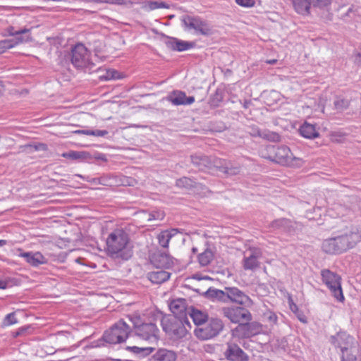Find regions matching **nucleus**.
Listing matches in <instances>:
<instances>
[{
	"label": "nucleus",
	"mask_w": 361,
	"mask_h": 361,
	"mask_svg": "<svg viewBox=\"0 0 361 361\" xmlns=\"http://www.w3.org/2000/svg\"><path fill=\"white\" fill-rule=\"evenodd\" d=\"M128 235L124 231H114L106 240L108 255L114 259L128 260L133 255V250L128 246Z\"/></svg>",
	"instance_id": "1"
},
{
	"label": "nucleus",
	"mask_w": 361,
	"mask_h": 361,
	"mask_svg": "<svg viewBox=\"0 0 361 361\" xmlns=\"http://www.w3.org/2000/svg\"><path fill=\"white\" fill-rule=\"evenodd\" d=\"M261 155L283 166L300 167L303 164L302 159L294 157L290 149L285 145H268L261 151Z\"/></svg>",
	"instance_id": "2"
},
{
	"label": "nucleus",
	"mask_w": 361,
	"mask_h": 361,
	"mask_svg": "<svg viewBox=\"0 0 361 361\" xmlns=\"http://www.w3.org/2000/svg\"><path fill=\"white\" fill-rule=\"evenodd\" d=\"M163 330L173 339H180L185 336L187 327L190 329L188 320H183L176 316L165 317L161 320Z\"/></svg>",
	"instance_id": "3"
},
{
	"label": "nucleus",
	"mask_w": 361,
	"mask_h": 361,
	"mask_svg": "<svg viewBox=\"0 0 361 361\" xmlns=\"http://www.w3.org/2000/svg\"><path fill=\"white\" fill-rule=\"evenodd\" d=\"M130 327L124 319L119 320L109 331H106L103 339L110 344H116L124 342L128 337Z\"/></svg>",
	"instance_id": "4"
},
{
	"label": "nucleus",
	"mask_w": 361,
	"mask_h": 361,
	"mask_svg": "<svg viewBox=\"0 0 361 361\" xmlns=\"http://www.w3.org/2000/svg\"><path fill=\"white\" fill-rule=\"evenodd\" d=\"M322 280L330 290L331 295L339 302L344 300V296L341 288V278L336 272L328 269L321 271Z\"/></svg>",
	"instance_id": "5"
},
{
	"label": "nucleus",
	"mask_w": 361,
	"mask_h": 361,
	"mask_svg": "<svg viewBox=\"0 0 361 361\" xmlns=\"http://www.w3.org/2000/svg\"><path fill=\"white\" fill-rule=\"evenodd\" d=\"M249 307L243 305H230L224 307L221 310V314L232 323L248 322L252 319Z\"/></svg>",
	"instance_id": "6"
},
{
	"label": "nucleus",
	"mask_w": 361,
	"mask_h": 361,
	"mask_svg": "<svg viewBox=\"0 0 361 361\" xmlns=\"http://www.w3.org/2000/svg\"><path fill=\"white\" fill-rule=\"evenodd\" d=\"M322 248L328 254H340L350 248V242L347 234L326 239L322 243Z\"/></svg>",
	"instance_id": "7"
},
{
	"label": "nucleus",
	"mask_w": 361,
	"mask_h": 361,
	"mask_svg": "<svg viewBox=\"0 0 361 361\" xmlns=\"http://www.w3.org/2000/svg\"><path fill=\"white\" fill-rule=\"evenodd\" d=\"M224 328V323L220 319H212L195 329V336L202 340H207L217 336Z\"/></svg>",
	"instance_id": "8"
},
{
	"label": "nucleus",
	"mask_w": 361,
	"mask_h": 361,
	"mask_svg": "<svg viewBox=\"0 0 361 361\" xmlns=\"http://www.w3.org/2000/svg\"><path fill=\"white\" fill-rule=\"evenodd\" d=\"M29 31L26 28L15 30L13 27H11L8 32L13 38L0 41V54L4 53L6 50L14 47L20 43L28 42L30 39Z\"/></svg>",
	"instance_id": "9"
},
{
	"label": "nucleus",
	"mask_w": 361,
	"mask_h": 361,
	"mask_svg": "<svg viewBox=\"0 0 361 361\" xmlns=\"http://www.w3.org/2000/svg\"><path fill=\"white\" fill-rule=\"evenodd\" d=\"M182 22L185 30H193L195 33L206 36L212 33L209 25L200 17L184 16L182 18Z\"/></svg>",
	"instance_id": "10"
},
{
	"label": "nucleus",
	"mask_w": 361,
	"mask_h": 361,
	"mask_svg": "<svg viewBox=\"0 0 361 361\" xmlns=\"http://www.w3.org/2000/svg\"><path fill=\"white\" fill-rule=\"evenodd\" d=\"M71 63L76 68L85 67L90 63V52L82 44H77L68 54Z\"/></svg>",
	"instance_id": "11"
},
{
	"label": "nucleus",
	"mask_w": 361,
	"mask_h": 361,
	"mask_svg": "<svg viewBox=\"0 0 361 361\" xmlns=\"http://www.w3.org/2000/svg\"><path fill=\"white\" fill-rule=\"evenodd\" d=\"M262 257V252L258 247H250L244 253L242 261L245 270L255 271L260 267L259 259Z\"/></svg>",
	"instance_id": "12"
},
{
	"label": "nucleus",
	"mask_w": 361,
	"mask_h": 361,
	"mask_svg": "<svg viewBox=\"0 0 361 361\" xmlns=\"http://www.w3.org/2000/svg\"><path fill=\"white\" fill-rule=\"evenodd\" d=\"M226 290H227L228 302H232L245 307L253 305L252 300L237 287H226Z\"/></svg>",
	"instance_id": "13"
},
{
	"label": "nucleus",
	"mask_w": 361,
	"mask_h": 361,
	"mask_svg": "<svg viewBox=\"0 0 361 361\" xmlns=\"http://www.w3.org/2000/svg\"><path fill=\"white\" fill-rule=\"evenodd\" d=\"M159 329L153 323H143L137 327L135 334L142 340L157 341Z\"/></svg>",
	"instance_id": "14"
},
{
	"label": "nucleus",
	"mask_w": 361,
	"mask_h": 361,
	"mask_svg": "<svg viewBox=\"0 0 361 361\" xmlns=\"http://www.w3.org/2000/svg\"><path fill=\"white\" fill-rule=\"evenodd\" d=\"M224 356L229 361H248L249 356L237 344L233 342L227 343Z\"/></svg>",
	"instance_id": "15"
},
{
	"label": "nucleus",
	"mask_w": 361,
	"mask_h": 361,
	"mask_svg": "<svg viewBox=\"0 0 361 361\" xmlns=\"http://www.w3.org/2000/svg\"><path fill=\"white\" fill-rule=\"evenodd\" d=\"M191 162L200 170L212 169L215 168V161L219 158H212L201 153L192 154Z\"/></svg>",
	"instance_id": "16"
},
{
	"label": "nucleus",
	"mask_w": 361,
	"mask_h": 361,
	"mask_svg": "<svg viewBox=\"0 0 361 361\" xmlns=\"http://www.w3.org/2000/svg\"><path fill=\"white\" fill-rule=\"evenodd\" d=\"M331 341L335 347L341 348V353L348 352L353 343V338L345 333H338L331 336Z\"/></svg>",
	"instance_id": "17"
},
{
	"label": "nucleus",
	"mask_w": 361,
	"mask_h": 361,
	"mask_svg": "<svg viewBox=\"0 0 361 361\" xmlns=\"http://www.w3.org/2000/svg\"><path fill=\"white\" fill-rule=\"evenodd\" d=\"M166 99L171 102L175 106L190 105L195 102L194 97H187L185 92L180 90H174L171 92Z\"/></svg>",
	"instance_id": "18"
},
{
	"label": "nucleus",
	"mask_w": 361,
	"mask_h": 361,
	"mask_svg": "<svg viewBox=\"0 0 361 361\" xmlns=\"http://www.w3.org/2000/svg\"><path fill=\"white\" fill-rule=\"evenodd\" d=\"M152 263L158 268H169L173 264V258L166 252L157 251L151 257Z\"/></svg>",
	"instance_id": "19"
},
{
	"label": "nucleus",
	"mask_w": 361,
	"mask_h": 361,
	"mask_svg": "<svg viewBox=\"0 0 361 361\" xmlns=\"http://www.w3.org/2000/svg\"><path fill=\"white\" fill-rule=\"evenodd\" d=\"M238 325L233 330V334L240 338H248L255 334L253 328L255 326V323L240 322L238 323Z\"/></svg>",
	"instance_id": "20"
},
{
	"label": "nucleus",
	"mask_w": 361,
	"mask_h": 361,
	"mask_svg": "<svg viewBox=\"0 0 361 361\" xmlns=\"http://www.w3.org/2000/svg\"><path fill=\"white\" fill-rule=\"evenodd\" d=\"M19 256L23 257L28 264L33 267H38L47 263L46 258L39 252H20Z\"/></svg>",
	"instance_id": "21"
},
{
	"label": "nucleus",
	"mask_w": 361,
	"mask_h": 361,
	"mask_svg": "<svg viewBox=\"0 0 361 361\" xmlns=\"http://www.w3.org/2000/svg\"><path fill=\"white\" fill-rule=\"evenodd\" d=\"M178 355L173 350L166 348H159L152 355L151 361H176Z\"/></svg>",
	"instance_id": "22"
},
{
	"label": "nucleus",
	"mask_w": 361,
	"mask_h": 361,
	"mask_svg": "<svg viewBox=\"0 0 361 361\" xmlns=\"http://www.w3.org/2000/svg\"><path fill=\"white\" fill-rule=\"evenodd\" d=\"M204 295L207 298L213 301L228 303L227 290H226V288H224V290L209 288Z\"/></svg>",
	"instance_id": "23"
},
{
	"label": "nucleus",
	"mask_w": 361,
	"mask_h": 361,
	"mask_svg": "<svg viewBox=\"0 0 361 361\" xmlns=\"http://www.w3.org/2000/svg\"><path fill=\"white\" fill-rule=\"evenodd\" d=\"M215 168L228 176L236 175L240 172L238 167L232 166L229 162L221 159L215 161Z\"/></svg>",
	"instance_id": "24"
},
{
	"label": "nucleus",
	"mask_w": 361,
	"mask_h": 361,
	"mask_svg": "<svg viewBox=\"0 0 361 361\" xmlns=\"http://www.w3.org/2000/svg\"><path fill=\"white\" fill-rule=\"evenodd\" d=\"M166 44L169 49L178 51L188 50L190 48H192L194 46L193 42L182 41L176 38L169 39Z\"/></svg>",
	"instance_id": "25"
},
{
	"label": "nucleus",
	"mask_w": 361,
	"mask_h": 361,
	"mask_svg": "<svg viewBox=\"0 0 361 361\" xmlns=\"http://www.w3.org/2000/svg\"><path fill=\"white\" fill-rule=\"evenodd\" d=\"M169 308L173 314V316L178 317V316L180 317L183 315H185L186 311L188 312L186 307L185 300L181 298L172 300L169 305Z\"/></svg>",
	"instance_id": "26"
},
{
	"label": "nucleus",
	"mask_w": 361,
	"mask_h": 361,
	"mask_svg": "<svg viewBox=\"0 0 361 361\" xmlns=\"http://www.w3.org/2000/svg\"><path fill=\"white\" fill-rule=\"evenodd\" d=\"M178 233L177 229L165 230L157 235L159 245L163 248H167L170 240Z\"/></svg>",
	"instance_id": "27"
},
{
	"label": "nucleus",
	"mask_w": 361,
	"mask_h": 361,
	"mask_svg": "<svg viewBox=\"0 0 361 361\" xmlns=\"http://www.w3.org/2000/svg\"><path fill=\"white\" fill-rule=\"evenodd\" d=\"M171 274L164 270L152 271L148 274L149 280L156 284H161L169 279Z\"/></svg>",
	"instance_id": "28"
},
{
	"label": "nucleus",
	"mask_w": 361,
	"mask_h": 361,
	"mask_svg": "<svg viewBox=\"0 0 361 361\" xmlns=\"http://www.w3.org/2000/svg\"><path fill=\"white\" fill-rule=\"evenodd\" d=\"M293 5L295 11L301 15H307L310 13L312 6L309 0H292Z\"/></svg>",
	"instance_id": "29"
},
{
	"label": "nucleus",
	"mask_w": 361,
	"mask_h": 361,
	"mask_svg": "<svg viewBox=\"0 0 361 361\" xmlns=\"http://www.w3.org/2000/svg\"><path fill=\"white\" fill-rule=\"evenodd\" d=\"M300 133L302 136L308 139H313L319 137V133L317 131L314 125L305 122L300 128Z\"/></svg>",
	"instance_id": "30"
},
{
	"label": "nucleus",
	"mask_w": 361,
	"mask_h": 361,
	"mask_svg": "<svg viewBox=\"0 0 361 361\" xmlns=\"http://www.w3.org/2000/svg\"><path fill=\"white\" fill-rule=\"evenodd\" d=\"M188 314L197 326H200L207 321V314L199 310L192 308L188 310Z\"/></svg>",
	"instance_id": "31"
},
{
	"label": "nucleus",
	"mask_w": 361,
	"mask_h": 361,
	"mask_svg": "<svg viewBox=\"0 0 361 361\" xmlns=\"http://www.w3.org/2000/svg\"><path fill=\"white\" fill-rule=\"evenodd\" d=\"M62 157L72 160H85L89 159L90 155L86 152L70 151L63 153Z\"/></svg>",
	"instance_id": "32"
},
{
	"label": "nucleus",
	"mask_w": 361,
	"mask_h": 361,
	"mask_svg": "<svg viewBox=\"0 0 361 361\" xmlns=\"http://www.w3.org/2000/svg\"><path fill=\"white\" fill-rule=\"evenodd\" d=\"M214 258V253L209 248H207L204 252L198 255V262L202 267L207 266L211 263Z\"/></svg>",
	"instance_id": "33"
},
{
	"label": "nucleus",
	"mask_w": 361,
	"mask_h": 361,
	"mask_svg": "<svg viewBox=\"0 0 361 361\" xmlns=\"http://www.w3.org/2000/svg\"><path fill=\"white\" fill-rule=\"evenodd\" d=\"M142 8L150 11L157 8H169V5L164 1H147L144 3Z\"/></svg>",
	"instance_id": "34"
},
{
	"label": "nucleus",
	"mask_w": 361,
	"mask_h": 361,
	"mask_svg": "<svg viewBox=\"0 0 361 361\" xmlns=\"http://www.w3.org/2000/svg\"><path fill=\"white\" fill-rule=\"evenodd\" d=\"M260 137L270 142H279L281 140V136L279 133L267 129L262 130Z\"/></svg>",
	"instance_id": "35"
},
{
	"label": "nucleus",
	"mask_w": 361,
	"mask_h": 361,
	"mask_svg": "<svg viewBox=\"0 0 361 361\" xmlns=\"http://www.w3.org/2000/svg\"><path fill=\"white\" fill-rule=\"evenodd\" d=\"M176 186L190 189L197 186V183L188 177H183L176 180Z\"/></svg>",
	"instance_id": "36"
},
{
	"label": "nucleus",
	"mask_w": 361,
	"mask_h": 361,
	"mask_svg": "<svg viewBox=\"0 0 361 361\" xmlns=\"http://www.w3.org/2000/svg\"><path fill=\"white\" fill-rule=\"evenodd\" d=\"M289 307L291 311L295 314L296 317L301 322L305 324L307 322L306 316L299 310L297 305L293 302L291 298L289 299Z\"/></svg>",
	"instance_id": "37"
},
{
	"label": "nucleus",
	"mask_w": 361,
	"mask_h": 361,
	"mask_svg": "<svg viewBox=\"0 0 361 361\" xmlns=\"http://www.w3.org/2000/svg\"><path fill=\"white\" fill-rule=\"evenodd\" d=\"M137 2L135 0H100V4H108L117 6H129Z\"/></svg>",
	"instance_id": "38"
},
{
	"label": "nucleus",
	"mask_w": 361,
	"mask_h": 361,
	"mask_svg": "<svg viewBox=\"0 0 361 361\" xmlns=\"http://www.w3.org/2000/svg\"><path fill=\"white\" fill-rule=\"evenodd\" d=\"M290 223L288 219L283 218L273 221L269 226L274 229H286Z\"/></svg>",
	"instance_id": "39"
},
{
	"label": "nucleus",
	"mask_w": 361,
	"mask_h": 361,
	"mask_svg": "<svg viewBox=\"0 0 361 361\" xmlns=\"http://www.w3.org/2000/svg\"><path fill=\"white\" fill-rule=\"evenodd\" d=\"M334 107L338 111L341 112L349 106V101L348 99L337 97L334 102Z\"/></svg>",
	"instance_id": "40"
},
{
	"label": "nucleus",
	"mask_w": 361,
	"mask_h": 361,
	"mask_svg": "<svg viewBox=\"0 0 361 361\" xmlns=\"http://www.w3.org/2000/svg\"><path fill=\"white\" fill-rule=\"evenodd\" d=\"M350 242L351 246L353 247L358 242L361 240V227L357 228L356 231H352L347 234Z\"/></svg>",
	"instance_id": "41"
},
{
	"label": "nucleus",
	"mask_w": 361,
	"mask_h": 361,
	"mask_svg": "<svg viewBox=\"0 0 361 361\" xmlns=\"http://www.w3.org/2000/svg\"><path fill=\"white\" fill-rule=\"evenodd\" d=\"M164 216H165V213L164 211H161V210L152 211V212L147 214V221H161V220L164 219Z\"/></svg>",
	"instance_id": "42"
},
{
	"label": "nucleus",
	"mask_w": 361,
	"mask_h": 361,
	"mask_svg": "<svg viewBox=\"0 0 361 361\" xmlns=\"http://www.w3.org/2000/svg\"><path fill=\"white\" fill-rule=\"evenodd\" d=\"M99 78L103 80L118 79L120 78V74L114 69H109L106 71V73L104 75H100Z\"/></svg>",
	"instance_id": "43"
},
{
	"label": "nucleus",
	"mask_w": 361,
	"mask_h": 361,
	"mask_svg": "<svg viewBox=\"0 0 361 361\" xmlns=\"http://www.w3.org/2000/svg\"><path fill=\"white\" fill-rule=\"evenodd\" d=\"M264 318L266 321L269 322L271 325L275 324L277 321L276 314L271 311H267L264 314Z\"/></svg>",
	"instance_id": "44"
},
{
	"label": "nucleus",
	"mask_w": 361,
	"mask_h": 361,
	"mask_svg": "<svg viewBox=\"0 0 361 361\" xmlns=\"http://www.w3.org/2000/svg\"><path fill=\"white\" fill-rule=\"evenodd\" d=\"M16 323H17V319L15 317L14 312L8 314L4 320V325H5V326H10V325H12V324H14Z\"/></svg>",
	"instance_id": "45"
},
{
	"label": "nucleus",
	"mask_w": 361,
	"mask_h": 361,
	"mask_svg": "<svg viewBox=\"0 0 361 361\" xmlns=\"http://www.w3.org/2000/svg\"><path fill=\"white\" fill-rule=\"evenodd\" d=\"M341 361H357V357L351 352V348L345 353H342Z\"/></svg>",
	"instance_id": "46"
},
{
	"label": "nucleus",
	"mask_w": 361,
	"mask_h": 361,
	"mask_svg": "<svg viewBox=\"0 0 361 361\" xmlns=\"http://www.w3.org/2000/svg\"><path fill=\"white\" fill-rule=\"evenodd\" d=\"M262 130L257 126H250L248 127V133L252 137H260V135L262 133Z\"/></svg>",
	"instance_id": "47"
},
{
	"label": "nucleus",
	"mask_w": 361,
	"mask_h": 361,
	"mask_svg": "<svg viewBox=\"0 0 361 361\" xmlns=\"http://www.w3.org/2000/svg\"><path fill=\"white\" fill-rule=\"evenodd\" d=\"M127 349L129 350H131L134 353H139L140 351H145V352H146V354H149L154 350V348H138L137 346L128 347Z\"/></svg>",
	"instance_id": "48"
},
{
	"label": "nucleus",
	"mask_w": 361,
	"mask_h": 361,
	"mask_svg": "<svg viewBox=\"0 0 361 361\" xmlns=\"http://www.w3.org/2000/svg\"><path fill=\"white\" fill-rule=\"evenodd\" d=\"M235 2L243 6V7H247L250 8L255 6V0H235Z\"/></svg>",
	"instance_id": "49"
},
{
	"label": "nucleus",
	"mask_w": 361,
	"mask_h": 361,
	"mask_svg": "<svg viewBox=\"0 0 361 361\" xmlns=\"http://www.w3.org/2000/svg\"><path fill=\"white\" fill-rule=\"evenodd\" d=\"M334 209L337 212L338 216H343L347 214V209L342 206L341 204H335L334 207Z\"/></svg>",
	"instance_id": "50"
},
{
	"label": "nucleus",
	"mask_w": 361,
	"mask_h": 361,
	"mask_svg": "<svg viewBox=\"0 0 361 361\" xmlns=\"http://www.w3.org/2000/svg\"><path fill=\"white\" fill-rule=\"evenodd\" d=\"M128 319L133 323V327L135 329V332L136 330H137V327H139L140 325L142 324H140V317L128 316Z\"/></svg>",
	"instance_id": "51"
},
{
	"label": "nucleus",
	"mask_w": 361,
	"mask_h": 361,
	"mask_svg": "<svg viewBox=\"0 0 361 361\" xmlns=\"http://www.w3.org/2000/svg\"><path fill=\"white\" fill-rule=\"evenodd\" d=\"M87 133H89V135H94L96 137H104L106 135L109 133V132L106 130H90V132H87Z\"/></svg>",
	"instance_id": "52"
},
{
	"label": "nucleus",
	"mask_w": 361,
	"mask_h": 361,
	"mask_svg": "<svg viewBox=\"0 0 361 361\" xmlns=\"http://www.w3.org/2000/svg\"><path fill=\"white\" fill-rule=\"evenodd\" d=\"M25 147H30V148H33L35 151H39V150L46 151L47 149V145L43 144V143H39V144L35 145H29Z\"/></svg>",
	"instance_id": "53"
},
{
	"label": "nucleus",
	"mask_w": 361,
	"mask_h": 361,
	"mask_svg": "<svg viewBox=\"0 0 361 361\" xmlns=\"http://www.w3.org/2000/svg\"><path fill=\"white\" fill-rule=\"evenodd\" d=\"M125 180L126 181L123 182L124 184H126L130 186H133L134 184L136 183V181L133 178H126Z\"/></svg>",
	"instance_id": "54"
},
{
	"label": "nucleus",
	"mask_w": 361,
	"mask_h": 361,
	"mask_svg": "<svg viewBox=\"0 0 361 361\" xmlns=\"http://www.w3.org/2000/svg\"><path fill=\"white\" fill-rule=\"evenodd\" d=\"M87 132H90V130H78L74 131L73 133L76 134H83L86 135H90L89 133H87Z\"/></svg>",
	"instance_id": "55"
},
{
	"label": "nucleus",
	"mask_w": 361,
	"mask_h": 361,
	"mask_svg": "<svg viewBox=\"0 0 361 361\" xmlns=\"http://www.w3.org/2000/svg\"><path fill=\"white\" fill-rule=\"evenodd\" d=\"M355 61L361 66V53L357 54Z\"/></svg>",
	"instance_id": "56"
},
{
	"label": "nucleus",
	"mask_w": 361,
	"mask_h": 361,
	"mask_svg": "<svg viewBox=\"0 0 361 361\" xmlns=\"http://www.w3.org/2000/svg\"><path fill=\"white\" fill-rule=\"evenodd\" d=\"M7 287V283L4 281H0V289H5Z\"/></svg>",
	"instance_id": "57"
},
{
	"label": "nucleus",
	"mask_w": 361,
	"mask_h": 361,
	"mask_svg": "<svg viewBox=\"0 0 361 361\" xmlns=\"http://www.w3.org/2000/svg\"><path fill=\"white\" fill-rule=\"evenodd\" d=\"M276 62V59H273V60H269V61H267V63H269V64H274Z\"/></svg>",
	"instance_id": "58"
},
{
	"label": "nucleus",
	"mask_w": 361,
	"mask_h": 361,
	"mask_svg": "<svg viewBox=\"0 0 361 361\" xmlns=\"http://www.w3.org/2000/svg\"><path fill=\"white\" fill-rule=\"evenodd\" d=\"M6 244V241L4 240H0V246L4 245Z\"/></svg>",
	"instance_id": "59"
},
{
	"label": "nucleus",
	"mask_w": 361,
	"mask_h": 361,
	"mask_svg": "<svg viewBox=\"0 0 361 361\" xmlns=\"http://www.w3.org/2000/svg\"><path fill=\"white\" fill-rule=\"evenodd\" d=\"M192 252H193V253H195V252H197V249L196 247H193V248L192 249Z\"/></svg>",
	"instance_id": "60"
},
{
	"label": "nucleus",
	"mask_w": 361,
	"mask_h": 361,
	"mask_svg": "<svg viewBox=\"0 0 361 361\" xmlns=\"http://www.w3.org/2000/svg\"><path fill=\"white\" fill-rule=\"evenodd\" d=\"M193 278H194V279H201V278L197 277V275H195V276H193Z\"/></svg>",
	"instance_id": "61"
}]
</instances>
